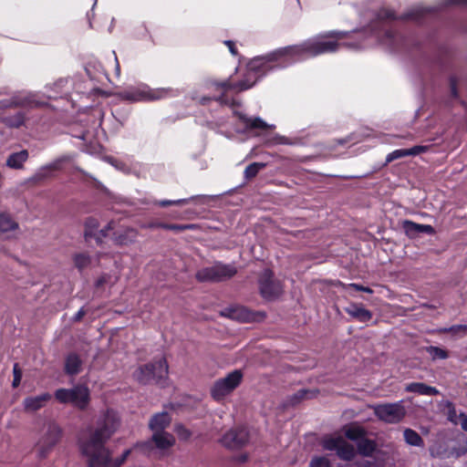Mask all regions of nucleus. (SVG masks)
<instances>
[{
  "label": "nucleus",
  "instance_id": "nucleus-1",
  "mask_svg": "<svg viewBox=\"0 0 467 467\" xmlns=\"http://www.w3.org/2000/svg\"><path fill=\"white\" fill-rule=\"evenodd\" d=\"M348 35V32L331 31L327 35H320L307 39L300 45L278 48L266 56L252 59L247 64L244 78L238 83L232 84L229 80H225L223 82L215 81L213 85L217 89H223V91L228 89L243 91L252 88L258 78L274 68L285 67L307 57L335 52L339 46H346L349 48L361 47L358 44L339 42Z\"/></svg>",
  "mask_w": 467,
  "mask_h": 467
},
{
  "label": "nucleus",
  "instance_id": "nucleus-2",
  "mask_svg": "<svg viewBox=\"0 0 467 467\" xmlns=\"http://www.w3.org/2000/svg\"><path fill=\"white\" fill-rule=\"evenodd\" d=\"M118 413L107 410L98 420L95 428L83 431L78 440L81 455L88 467H120L130 456L131 450H125L119 457L113 458L106 443L119 428Z\"/></svg>",
  "mask_w": 467,
  "mask_h": 467
},
{
  "label": "nucleus",
  "instance_id": "nucleus-3",
  "mask_svg": "<svg viewBox=\"0 0 467 467\" xmlns=\"http://www.w3.org/2000/svg\"><path fill=\"white\" fill-rule=\"evenodd\" d=\"M174 94L171 88H150L145 84L128 87L120 91L119 96L120 99L130 102L151 101L171 97Z\"/></svg>",
  "mask_w": 467,
  "mask_h": 467
},
{
  "label": "nucleus",
  "instance_id": "nucleus-4",
  "mask_svg": "<svg viewBox=\"0 0 467 467\" xmlns=\"http://www.w3.org/2000/svg\"><path fill=\"white\" fill-rule=\"evenodd\" d=\"M55 398L60 403H70L78 409L84 410L89 403V390L83 385L72 389L62 388L55 391Z\"/></svg>",
  "mask_w": 467,
  "mask_h": 467
},
{
  "label": "nucleus",
  "instance_id": "nucleus-5",
  "mask_svg": "<svg viewBox=\"0 0 467 467\" xmlns=\"http://www.w3.org/2000/svg\"><path fill=\"white\" fill-rule=\"evenodd\" d=\"M62 435L61 428L55 421H48L44 425L36 449L40 458H45L57 444Z\"/></svg>",
  "mask_w": 467,
  "mask_h": 467
},
{
  "label": "nucleus",
  "instance_id": "nucleus-6",
  "mask_svg": "<svg viewBox=\"0 0 467 467\" xmlns=\"http://www.w3.org/2000/svg\"><path fill=\"white\" fill-rule=\"evenodd\" d=\"M168 374V365L165 358H161L154 363L139 367L133 373L134 379L142 384L151 380H161Z\"/></svg>",
  "mask_w": 467,
  "mask_h": 467
},
{
  "label": "nucleus",
  "instance_id": "nucleus-7",
  "mask_svg": "<svg viewBox=\"0 0 467 467\" xmlns=\"http://www.w3.org/2000/svg\"><path fill=\"white\" fill-rule=\"evenodd\" d=\"M370 408L379 420L389 424L399 423L406 415V409L402 401L375 404L370 406Z\"/></svg>",
  "mask_w": 467,
  "mask_h": 467
},
{
  "label": "nucleus",
  "instance_id": "nucleus-8",
  "mask_svg": "<svg viewBox=\"0 0 467 467\" xmlns=\"http://www.w3.org/2000/svg\"><path fill=\"white\" fill-rule=\"evenodd\" d=\"M321 445L327 451H335L338 458L343 461H351L356 455L355 447L341 435L325 436L321 441Z\"/></svg>",
  "mask_w": 467,
  "mask_h": 467
},
{
  "label": "nucleus",
  "instance_id": "nucleus-9",
  "mask_svg": "<svg viewBox=\"0 0 467 467\" xmlns=\"http://www.w3.org/2000/svg\"><path fill=\"white\" fill-rule=\"evenodd\" d=\"M243 374L241 370H234L226 377L216 380L212 387L211 395L215 400H221L232 393L241 383Z\"/></svg>",
  "mask_w": 467,
  "mask_h": 467
},
{
  "label": "nucleus",
  "instance_id": "nucleus-10",
  "mask_svg": "<svg viewBox=\"0 0 467 467\" xmlns=\"http://www.w3.org/2000/svg\"><path fill=\"white\" fill-rule=\"evenodd\" d=\"M236 268L232 265L215 264L197 272L196 277L202 282H216L230 278L236 274Z\"/></svg>",
  "mask_w": 467,
  "mask_h": 467
},
{
  "label": "nucleus",
  "instance_id": "nucleus-11",
  "mask_svg": "<svg viewBox=\"0 0 467 467\" xmlns=\"http://www.w3.org/2000/svg\"><path fill=\"white\" fill-rule=\"evenodd\" d=\"M260 292L262 296L268 300H272L279 296L283 292L281 283L273 278L270 270H265L259 281Z\"/></svg>",
  "mask_w": 467,
  "mask_h": 467
},
{
  "label": "nucleus",
  "instance_id": "nucleus-12",
  "mask_svg": "<svg viewBox=\"0 0 467 467\" xmlns=\"http://www.w3.org/2000/svg\"><path fill=\"white\" fill-rule=\"evenodd\" d=\"M467 451V441H462L459 448H450L445 442L436 441L430 447V453L436 458H458Z\"/></svg>",
  "mask_w": 467,
  "mask_h": 467
},
{
  "label": "nucleus",
  "instance_id": "nucleus-13",
  "mask_svg": "<svg viewBox=\"0 0 467 467\" xmlns=\"http://www.w3.org/2000/svg\"><path fill=\"white\" fill-rule=\"evenodd\" d=\"M249 441V433L245 428L233 429L227 431L221 442L229 449H239L247 444Z\"/></svg>",
  "mask_w": 467,
  "mask_h": 467
},
{
  "label": "nucleus",
  "instance_id": "nucleus-14",
  "mask_svg": "<svg viewBox=\"0 0 467 467\" xmlns=\"http://www.w3.org/2000/svg\"><path fill=\"white\" fill-rule=\"evenodd\" d=\"M38 105V101L36 99V95L32 93H20L10 99H5L0 101V108H11V107H34Z\"/></svg>",
  "mask_w": 467,
  "mask_h": 467
},
{
  "label": "nucleus",
  "instance_id": "nucleus-15",
  "mask_svg": "<svg viewBox=\"0 0 467 467\" xmlns=\"http://www.w3.org/2000/svg\"><path fill=\"white\" fill-rule=\"evenodd\" d=\"M70 159L71 158L69 155H63V156L54 160L50 163L40 167L35 173L34 179L36 181H41V180L50 177L54 171L61 170L63 164L67 161H69Z\"/></svg>",
  "mask_w": 467,
  "mask_h": 467
},
{
  "label": "nucleus",
  "instance_id": "nucleus-16",
  "mask_svg": "<svg viewBox=\"0 0 467 467\" xmlns=\"http://www.w3.org/2000/svg\"><path fill=\"white\" fill-rule=\"evenodd\" d=\"M52 396L45 392L36 396H28L23 400V408L26 412H36L44 408L51 400Z\"/></svg>",
  "mask_w": 467,
  "mask_h": 467
},
{
  "label": "nucleus",
  "instance_id": "nucleus-17",
  "mask_svg": "<svg viewBox=\"0 0 467 467\" xmlns=\"http://www.w3.org/2000/svg\"><path fill=\"white\" fill-rule=\"evenodd\" d=\"M240 120L244 123L246 130H273L275 128L274 124H268L264 119L259 117L256 118H248L244 114H238Z\"/></svg>",
  "mask_w": 467,
  "mask_h": 467
},
{
  "label": "nucleus",
  "instance_id": "nucleus-18",
  "mask_svg": "<svg viewBox=\"0 0 467 467\" xmlns=\"http://www.w3.org/2000/svg\"><path fill=\"white\" fill-rule=\"evenodd\" d=\"M137 232L132 228H123L114 233L113 242L118 245H127L135 241Z\"/></svg>",
  "mask_w": 467,
  "mask_h": 467
},
{
  "label": "nucleus",
  "instance_id": "nucleus-19",
  "mask_svg": "<svg viewBox=\"0 0 467 467\" xmlns=\"http://www.w3.org/2000/svg\"><path fill=\"white\" fill-rule=\"evenodd\" d=\"M171 417L167 412L155 414L150 421V429L152 432L165 431L164 430L170 425Z\"/></svg>",
  "mask_w": 467,
  "mask_h": 467
},
{
  "label": "nucleus",
  "instance_id": "nucleus-20",
  "mask_svg": "<svg viewBox=\"0 0 467 467\" xmlns=\"http://www.w3.org/2000/svg\"><path fill=\"white\" fill-rule=\"evenodd\" d=\"M151 440L156 448L160 450H166L171 447L175 441L174 437L167 431L152 432Z\"/></svg>",
  "mask_w": 467,
  "mask_h": 467
},
{
  "label": "nucleus",
  "instance_id": "nucleus-21",
  "mask_svg": "<svg viewBox=\"0 0 467 467\" xmlns=\"http://www.w3.org/2000/svg\"><path fill=\"white\" fill-rule=\"evenodd\" d=\"M28 156L29 154L26 150L14 152L7 157L5 164L10 169L20 170L24 167V163L27 161Z\"/></svg>",
  "mask_w": 467,
  "mask_h": 467
},
{
  "label": "nucleus",
  "instance_id": "nucleus-22",
  "mask_svg": "<svg viewBox=\"0 0 467 467\" xmlns=\"http://www.w3.org/2000/svg\"><path fill=\"white\" fill-rule=\"evenodd\" d=\"M405 390L424 396H436L439 394V390L437 389L421 382L410 383L405 387Z\"/></svg>",
  "mask_w": 467,
  "mask_h": 467
},
{
  "label": "nucleus",
  "instance_id": "nucleus-23",
  "mask_svg": "<svg viewBox=\"0 0 467 467\" xmlns=\"http://www.w3.org/2000/svg\"><path fill=\"white\" fill-rule=\"evenodd\" d=\"M18 223L6 213H0V234H7L16 231Z\"/></svg>",
  "mask_w": 467,
  "mask_h": 467
},
{
  "label": "nucleus",
  "instance_id": "nucleus-24",
  "mask_svg": "<svg viewBox=\"0 0 467 467\" xmlns=\"http://www.w3.org/2000/svg\"><path fill=\"white\" fill-rule=\"evenodd\" d=\"M81 364L82 361L77 354H69L66 358L65 370L69 375L78 374L80 371Z\"/></svg>",
  "mask_w": 467,
  "mask_h": 467
},
{
  "label": "nucleus",
  "instance_id": "nucleus-25",
  "mask_svg": "<svg viewBox=\"0 0 467 467\" xmlns=\"http://www.w3.org/2000/svg\"><path fill=\"white\" fill-rule=\"evenodd\" d=\"M347 312L350 316L358 319L361 322L368 321L372 317L371 313L368 310L365 309L364 307L358 306L357 305L350 306L347 309Z\"/></svg>",
  "mask_w": 467,
  "mask_h": 467
},
{
  "label": "nucleus",
  "instance_id": "nucleus-26",
  "mask_svg": "<svg viewBox=\"0 0 467 467\" xmlns=\"http://www.w3.org/2000/svg\"><path fill=\"white\" fill-rule=\"evenodd\" d=\"M403 437L407 444L416 447H423L424 442L422 438L418 432L411 429H405L403 431Z\"/></svg>",
  "mask_w": 467,
  "mask_h": 467
},
{
  "label": "nucleus",
  "instance_id": "nucleus-27",
  "mask_svg": "<svg viewBox=\"0 0 467 467\" xmlns=\"http://www.w3.org/2000/svg\"><path fill=\"white\" fill-rule=\"evenodd\" d=\"M358 452L364 456H370L376 450V444L373 441L364 437L357 442Z\"/></svg>",
  "mask_w": 467,
  "mask_h": 467
},
{
  "label": "nucleus",
  "instance_id": "nucleus-28",
  "mask_svg": "<svg viewBox=\"0 0 467 467\" xmlns=\"http://www.w3.org/2000/svg\"><path fill=\"white\" fill-rule=\"evenodd\" d=\"M404 226L407 233H433L432 226L429 224H418L410 221H406L404 223Z\"/></svg>",
  "mask_w": 467,
  "mask_h": 467
},
{
  "label": "nucleus",
  "instance_id": "nucleus-29",
  "mask_svg": "<svg viewBox=\"0 0 467 467\" xmlns=\"http://www.w3.org/2000/svg\"><path fill=\"white\" fill-rule=\"evenodd\" d=\"M346 438L358 442L365 436V431L358 426H350L345 430Z\"/></svg>",
  "mask_w": 467,
  "mask_h": 467
},
{
  "label": "nucleus",
  "instance_id": "nucleus-30",
  "mask_svg": "<svg viewBox=\"0 0 467 467\" xmlns=\"http://www.w3.org/2000/svg\"><path fill=\"white\" fill-rule=\"evenodd\" d=\"M25 118L22 113H16L14 116L11 117H5L4 118L3 121L4 123L11 128H18L24 123Z\"/></svg>",
  "mask_w": 467,
  "mask_h": 467
},
{
  "label": "nucleus",
  "instance_id": "nucleus-31",
  "mask_svg": "<svg viewBox=\"0 0 467 467\" xmlns=\"http://www.w3.org/2000/svg\"><path fill=\"white\" fill-rule=\"evenodd\" d=\"M265 164L263 162H254L246 167L244 170V176L246 179H252L257 175L260 170L264 169Z\"/></svg>",
  "mask_w": 467,
  "mask_h": 467
},
{
  "label": "nucleus",
  "instance_id": "nucleus-32",
  "mask_svg": "<svg viewBox=\"0 0 467 467\" xmlns=\"http://www.w3.org/2000/svg\"><path fill=\"white\" fill-rule=\"evenodd\" d=\"M426 351L431 356L432 359H446L448 358V353L446 350L439 348L431 346L426 348Z\"/></svg>",
  "mask_w": 467,
  "mask_h": 467
},
{
  "label": "nucleus",
  "instance_id": "nucleus-33",
  "mask_svg": "<svg viewBox=\"0 0 467 467\" xmlns=\"http://www.w3.org/2000/svg\"><path fill=\"white\" fill-rule=\"evenodd\" d=\"M74 263L78 269H83L90 264V257L86 254H78L74 256Z\"/></svg>",
  "mask_w": 467,
  "mask_h": 467
},
{
  "label": "nucleus",
  "instance_id": "nucleus-34",
  "mask_svg": "<svg viewBox=\"0 0 467 467\" xmlns=\"http://www.w3.org/2000/svg\"><path fill=\"white\" fill-rule=\"evenodd\" d=\"M225 315L234 319L246 318L245 309L243 307H234L227 309Z\"/></svg>",
  "mask_w": 467,
  "mask_h": 467
},
{
  "label": "nucleus",
  "instance_id": "nucleus-35",
  "mask_svg": "<svg viewBox=\"0 0 467 467\" xmlns=\"http://www.w3.org/2000/svg\"><path fill=\"white\" fill-rule=\"evenodd\" d=\"M408 156V151H407V149H399V150H393L392 152L389 153L386 157V162H391L397 159H400V158H403V157H407Z\"/></svg>",
  "mask_w": 467,
  "mask_h": 467
},
{
  "label": "nucleus",
  "instance_id": "nucleus-36",
  "mask_svg": "<svg viewBox=\"0 0 467 467\" xmlns=\"http://www.w3.org/2000/svg\"><path fill=\"white\" fill-rule=\"evenodd\" d=\"M269 146L278 144H293V142L286 137L281 135H275L266 142Z\"/></svg>",
  "mask_w": 467,
  "mask_h": 467
},
{
  "label": "nucleus",
  "instance_id": "nucleus-37",
  "mask_svg": "<svg viewBox=\"0 0 467 467\" xmlns=\"http://www.w3.org/2000/svg\"><path fill=\"white\" fill-rule=\"evenodd\" d=\"M197 198V196H192L190 199H179V200H163L158 202V204L161 206H168V205H180L188 203L190 200H193Z\"/></svg>",
  "mask_w": 467,
  "mask_h": 467
},
{
  "label": "nucleus",
  "instance_id": "nucleus-38",
  "mask_svg": "<svg viewBox=\"0 0 467 467\" xmlns=\"http://www.w3.org/2000/svg\"><path fill=\"white\" fill-rule=\"evenodd\" d=\"M309 467H330V462L326 457H315L311 460Z\"/></svg>",
  "mask_w": 467,
  "mask_h": 467
},
{
  "label": "nucleus",
  "instance_id": "nucleus-39",
  "mask_svg": "<svg viewBox=\"0 0 467 467\" xmlns=\"http://www.w3.org/2000/svg\"><path fill=\"white\" fill-rule=\"evenodd\" d=\"M99 226L98 221L89 218L86 222V235H96V230Z\"/></svg>",
  "mask_w": 467,
  "mask_h": 467
},
{
  "label": "nucleus",
  "instance_id": "nucleus-40",
  "mask_svg": "<svg viewBox=\"0 0 467 467\" xmlns=\"http://www.w3.org/2000/svg\"><path fill=\"white\" fill-rule=\"evenodd\" d=\"M158 226L162 229L180 232L186 229H192V225H182V224H167V223H159Z\"/></svg>",
  "mask_w": 467,
  "mask_h": 467
},
{
  "label": "nucleus",
  "instance_id": "nucleus-41",
  "mask_svg": "<svg viewBox=\"0 0 467 467\" xmlns=\"http://www.w3.org/2000/svg\"><path fill=\"white\" fill-rule=\"evenodd\" d=\"M385 30V36L380 40L382 45H385L387 47H391L393 45V43L395 42V36L394 34L389 30V29H384Z\"/></svg>",
  "mask_w": 467,
  "mask_h": 467
},
{
  "label": "nucleus",
  "instance_id": "nucleus-42",
  "mask_svg": "<svg viewBox=\"0 0 467 467\" xmlns=\"http://www.w3.org/2000/svg\"><path fill=\"white\" fill-rule=\"evenodd\" d=\"M428 150H429L428 146L418 145V146H414L410 149H407V151H408V156H415V155H419L422 152H426Z\"/></svg>",
  "mask_w": 467,
  "mask_h": 467
},
{
  "label": "nucleus",
  "instance_id": "nucleus-43",
  "mask_svg": "<svg viewBox=\"0 0 467 467\" xmlns=\"http://www.w3.org/2000/svg\"><path fill=\"white\" fill-rule=\"evenodd\" d=\"M428 150H429L428 146L418 145V146H414L410 149H407V151H408V156H415V155H419L422 152H426Z\"/></svg>",
  "mask_w": 467,
  "mask_h": 467
},
{
  "label": "nucleus",
  "instance_id": "nucleus-44",
  "mask_svg": "<svg viewBox=\"0 0 467 467\" xmlns=\"http://www.w3.org/2000/svg\"><path fill=\"white\" fill-rule=\"evenodd\" d=\"M13 372H14L13 387L16 388L20 384V381L22 379V372H21L20 368H18L17 364L14 365Z\"/></svg>",
  "mask_w": 467,
  "mask_h": 467
},
{
  "label": "nucleus",
  "instance_id": "nucleus-45",
  "mask_svg": "<svg viewBox=\"0 0 467 467\" xmlns=\"http://www.w3.org/2000/svg\"><path fill=\"white\" fill-rule=\"evenodd\" d=\"M346 289H349V288H353L357 291H362V292H366V293H369L371 294L372 293V289H370L369 287H367V286H362L360 285H358V284H348V285H343Z\"/></svg>",
  "mask_w": 467,
  "mask_h": 467
},
{
  "label": "nucleus",
  "instance_id": "nucleus-46",
  "mask_svg": "<svg viewBox=\"0 0 467 467\" xmlns=\"http://www.w3.org/2000/svg\"><path fill=\"white\" fill-rule=\"evenodd\" d=\"M448 420L455 425L460 421V414H457L454 408H451L448 411Z\"/></svg>",
  "mask_w": 467,
  "mask_h": 467
},
{
  "label": "nucleus",
  "instance_id": "nucleus-47",
  "mask_svg": "<svg viewBox=\"0 0 467 467\" xmlns=\"http://www.w3.org/2000/svg\"><path fill=\"white\" fill-rule=\"evenodd\" d=\"M449 331L453 334H457L459 332H462L463 334H465L467 333V325L453 326L449 328Z\"/></svg>",
  "mask_w": 467,
  "mask_h": 467
},
{
  "label": "nucleus",
  "instance_id": "nucleus-48",
  "mask_svg": "<svg viewBox=\"0 0 467 467\" xmlns=\"http://www.w3.org/2000/svg\"><path fill=\"white\" fill-rule=\"evenodd\" d=\"M176 431L182 439H188L191 435L190 431L184 429L182 426H178L176 428Z\"/></svg>",
  "mask_w": 467,
  "mask_h": 467
},
{
  "label": "nucleus",
  "instance_id": "nucleus-49",
  "mask_svg": "<svg viewBox=\"0 0 467 467\" xmlns=\"http://www.w3.org/2000/svg\"><path fill=\"white\" fill-rule=\"evenodd\" d=\"M379 16V17L381 19H383V18H386V19L394 18V13L391 10H389V9L381 10Z\"/></svg>",
  "mask_w": 467,
  "mask_h": 467
},
{
  "label": "nucleus",
  "instance_id": "nucleus-50",
  "mask_svg": "<svg viewBox=\"0 0 467 467\" xmlns=\"http://www.w3.org/2000/svg\"><path fill=\"white\" fill-rule=\"evenodd\" d=\"M458 425H461L464 431H467V415L464 413H460V421Z\"/></svg>",
  "mask_w": 467,
  "mask_h": 467
},
{
  "label": "nucleus",
  "instance_id": "nucleus-51",
  "mask_svg": "<svg viewBox=\"0 0 467 467\" xmlns=\"http://www.w3.org/2000/svg\"><path fill=\"white\" fill-rule=\"evenodd\" d=\"M224 44L228 47L229 51L234 56L237 54L234 43L231 40H226Z\"/></svg>",
  "mask_w": 467,
  "mask_h": 467
},
{
  "label": "nucleus",
  "instance_id": "nucleus-52",
  "mask_svg": "<svg viewBox=\"0 0 467 467\" xmlns=\"http://www.w3.org/2000/svg\"><path fill=\"white\" fill-rule=\"evenodd\" d=\"M248 459V455L246 453H241L240 455L236 456L234 458V461L239 462V463H242V462H245Z\"/></svg>",
  "mask_w": 467,
  "mask_h": 467
},
{
  "label": "nucleus",
  "instance_id": "nucleus-53",
  "mask_svg": "<svg viewBox=\"0 0 467 467\" xmlns=\"http://www.w3.org/2000/svg\"><path fill=\"white\" fill-rule=\"evenodd\" d=\"M358 467H378L377 464L374 462L371 461H364L360 464H358Z\"/></svg>",
  "mask_w": 467,
  "mask_h": 467
},
{
  "label": "nucleus",
  "instance_id": "nucleus-54",
  "mask_svg": "<svg viewBox=\"0 0 467 467\" xmlns=\"http://www.w3.org/2000/svg\"><path fill=\"white\" fill-rule=\"evenodd\" d=\"M85 315V311L81 308L78 311V313L75 315L74 319L76 321L80 320Z\"/></svg>",
  "mask_w": 467,
  "mask_h": 467
},
{
  "label": "nucleus",
  "instance_id": "nucleus-55",
  "mask_svg": "<svg viewBox=\"0 0 467 467\" xmlns=\"http://www.w3.org/2000/svg\"><path fill=\"white\" fill-rule=\"evenodd\" d=\"M112 224H113L112 223H109L108 224V226L106 227V229H102V230L100 231V234H101V235H102V236H107V235H108V233H107V232H108L109 230H111V229H112Z\"/></svg>",
  "mask_w": 467,
  "mask_h": 467
},
{
  "label": "nucleus",
  "instance_id": "nucleus-56",
  "mask_svg": "<svg viewBox=\"0 0 467 467\" xmlns=\"http://www.w3.org/2000/svg\"><path fill=\"white\" fill-rule=\"evenodd\" d=\"M113 55H114V59H115V63H116V72H117V75H119V73H120L119 64L117 56L114 51H113Z\"/></svg>",
  "mask_w": 467,
  "mask_h": 467
},
{
  "label": "nucleus",
  "instance_id": "nucleus-57",
  "mask_svg": "<svg viewBox=\"0 0 467 467\" xmlns=\"http://www.w3.org/2000/svg\"><path fill=\"white\" fill-rule=\"evenodd\" d=\"M109 162L111 163V165H114L117 169H119V170H122L123 169V165L122 164H117L115 161H113L112 159H109Z\"/></svg>",
  "mask_w": 467,
  "mask_h": 467
},
{
  "label": "nucleus",
  "instance_id": "nucleus-58",
  "mask_svg": "<svg viewBox=\"0 0 467 467\" xmlns=\"http://www.w3.org/2000/svg\"><path fill=\"white\" fill-rule=\"evenodd\" d=\"M450 4H467V0H449Z\"/></svg>",
  "mask_w": 467,
  "mask_h": 467
},
{
  "label": "nucleus",
  "instance_id": "nucleus-59",
  "mask_svg": "<svg viewBox=\"0 0 467 467\" xmlns=\"http://www.w3.org/2000/svg\"><path fill=\"white\" fill-rule=\"evenodd\" d=\"M160 223H149L148 225H145V227H149V228H160V226H158Z\"/></svg>",
  "mask_w": 467,
  "mask_h": 467
},
{
  "label": "nucleus",
  "instance_id": "nucleus-60",
  "mask_svg": "<svg viewBox=\"0 0 467 467\" xmlns=\"http://www.w3.org/2000/svg\"><path fill=\"white\" fill-rule=\"evenodd\" d=\"M451 93L453 96L457 95L455 83L451 82Z\"/></svg>",
  "mask_w": 467,
  "mask_h": 467
},
{
  "label": "nucleus",
  "instance_id": "nucleus-61",
  "mask_svg": "<svg viewBox=\"0 0 467 467\" xmlns=\"http://www.w3.org/2000/svg\"><path fill=\"white\" fill-rule=\"evenodd\" d=\"M102 283H103V279H99V280L98 281V285H101Z\"/></svg>",
  "mask_w": 467,
  "mask_h": 467
}]
</instances>
